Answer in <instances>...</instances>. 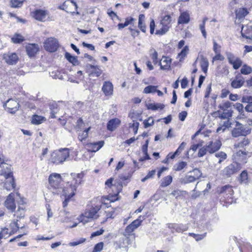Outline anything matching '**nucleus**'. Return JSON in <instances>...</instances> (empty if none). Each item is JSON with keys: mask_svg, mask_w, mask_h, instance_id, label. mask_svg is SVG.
<instances>
[{"mask_svg": "<svg viewBox=\"0 0 252 252\" xmlns=\"http://www.w3.org/2000/svg\"><path fill=\"white\" fill-rule=\"evenodd\" d=\"M248 173L246 170H244L240 175V181L241 183L247 184L248 183Z\"/></svg>", "mask_w": 252, "mask_h": 252, "instance_id": "48", "label": "nucleus"}, {"mask_svg": "<svg viewBox=\"0 0 252 252\" xmlns=\"http://www.w3.org/2000/svg\"><path fill=\"white\" fill-rule=\"evenodd\" d=\"M242 102L243 103H252V96L245 95L242 98Z\"/></svg>", "mask_w": 252, "mask_h": 252, "instance_id": "61", "label": "nucleus"}, {"mask_svg": "<svg viewBox=\"0 0 252 252\" xmlns=\"http://www.w3.org/2000/svg\"><path fill=\"white\" fill-rule=\"evenodd\" d=\"M186 145V143L185 142H183L179 146L178 148L175 152V154H177L179 155L182 151L184 149L185 146Z\"/></svg>", "mask_w": 252, "mask_h": 252, "instance_id": "64", "label": "nucleus"}, {"mask_svg": "<svg viewBox=\"0 0 252 252\" xmlns=\"http://www.w3.org/2000/svg\"><path fill=\"white\" fill-rule=\"evenodd\" d=\"M14 194L12 193H10L7 197L5 202V207L9 211L14 212L16 208V204L14 199Z\"/></svg>", "mask_w": 252, "mask_h": 252, "instance_id": "13", "label": "nucleus"}, {"mask_svg": "<svg viewBox=\"0 0 252 252\" xmlns=\"http://www.w3.org/2000/svg\"><path fill=\"white\" fill-rule=\"evenodd\" d=\"M206 233H204L203 234H195L193 233H189V236L192 237L194 239H195L196 241H200L202 239H203L206 236Z\"/></svg>", "mask_w": 252, "mask_h": 252, "instance_id": "38", "label": "nucleus"}, {"mask_svg": "<svg viewBox=\"0 0 252 252\" xmlns=\"http://www.w3.org/2000/svg\"><path fill=\"white\" fill-rule=\"evenodd\" d=\"M168 227L171 230L172 233L176 232L178 233H182L187 231L189 228L188 224H184L182 223H168Z\"/></svg>", "mask_w": 252, "mask_h": 252, "instance_id": "10", "label": "nucleus"}, {"mask_svg": "<svg viewBox=\"0 0 252 252\" xmlns=\"http://www.w3.org/2000/svg\"><path fill=\"white\" fill-rule=\"evenodd\" d=\"M251 133L250 129H246L242 124L237 122L236 127L232 131V135L234 137L240 136H246Z\"/></svg>", "mask_w": 252, "mask_h": 252, "instance_id": "8", "label": "nucleus"}, {"mask_svg": "<svg viewBox=\"0 0 252 252\" xmlns=\"http://www.w3.org/2000/svg\"><path fill=\"white\" fill-rule=\"evenodd\" d=\"M101 206V205L97 204L87 210L83 214L84 217L87 219H97L99 216L98 211H100Z\"/></svg>", "mask_w": 252, "mask_h": 252, "instance_id": "9", "label": "nucleus"}, {"mask_svg": "<svg viewBox=\"0 0 252 252\" xmlns=\"http://www.w3.org/2000/svg\"><path fill=\"white\" fill-rule=\"evenodd\" d=\"M149 144V141L147 140L146 141L145 144L142 146V151L144 155H146L147 156V158H150V157L148 154V146Z\"/></svg>", "mask_w": 252, "mask_h": 252, "instance_id": "63", "label": "nucleus"}, {"mask_svg": "<svg viewBox=\"0 0 252 252\" xmlns=\"http://www.w3.org/2000/svg\"><path fill=\"white\" fill-rule=\"evenodd\" d=\"M226 57L229 63L230 64L232 63L235 60L238 58L236 57L233 54H232L230 52H227L226 53Z\"/></svg>", "mask_w": 252, "mask_h": 252, "instance_id": "57", "label": "nucleus"}, {"mask_svg": "<svg viewBox=\"0 0 252 252\" xmlns=\"http://www.w3.org/2000/svg\"><path fill=\"white\" fill-rule=\"evenodd\" d=\"M104 141H100L97 142L90 143L88 145L90 150L93 152H95L98 151L104 145Z\"/></svg>", "mask_w": 252, "mask_h": 252, "instance_id": "25", "label": "nucleus"}, {"mask_svg": "<svg viewBox=\"0 0 252 252\" xmlns=\"http://www.w3.org/2000/svg\"><path fill=\"white\" fill-rule=\"evenodd\" d=\"M232 103L228 101H225L222 102L219 105V108L222 110V111H228L231 110V109H229V108L231 106Z\"/></svg>", "mask_w": 252, "mask_h": 252, "instance_id": "37", "label": "nucleus"}, {"mask_svg": "<svg viewBox=\"0 0 252 252\" xmlns=\"http://www.w3.org/2000/svg\"><path fill=\"white\" fill-rule=\"evenodd\" d=\"M206 145L207 148H208V152L210 154H213L220 149L221 146V142L219 140H216L214 142H209Z\"/></svg>", "mask_w": 252, "mask_h": 252, "instance_id": "15", "label": "nucleus"}, {"mask_svg": "<svg viewBox=\"0 0 252 252\" xmlns=\"http://www.w3.org/2000/svg\"><path fill=\"white\" fill-rule=\"evenodd\" d=\"M232 110H228L227 113H223V112H221L220 110L215 112V113H218L219 114V117L221 119H229L232 116Z\"/></svg>", "mask_w": 252, "mask_h": 252, "instance_id": "32", "label": "nucleus"}, {"mask_svg": "<svg viewBox=\"0 0 252 252\" xmlns=\"http://www.w3.org/2000/svg\"><path fill=\"white\" fill-rule=\"evenodd\" d=\"M77 5L76 3L72 0H67L64 3L59 6V8L65 11L67 13H76L79 15V13L77 11Z\"/></svg>", "mask_w": 252, "mask_h": 252, "instance_id": "5", "label": "nucleus"}, {"mask_svg": "<svg viewBox=\"0 0 252 252\" xmlns=\"http://www.w3.org/2000/svg\"><path fill=\"white\" fill-rule=\"evenodd\" d=\"M164 107V105L161 103H149L147 106L148 109L152 110H157L158 109H162Z\"/></svg>", "mask_w": 252, "mask_h": 252, "instance_id": "35", "label": "nucleus"}, {"mask_svg": "<svg viewBox=\"0 0 252 252\" xmlns=\"http://www.w3.org/2000/svg\"><path fill=\"white\" fill-rule=\"evenodd\" d=\"M62 181L61 176L57 173H53L49 177V183L50 186L54 189H59Z\"/></svg>", "mask_w": 252, "mask_h": 252, "instance_id": "11", "label": "nucleus"}, {"mask_svg": "<svg viewBox=\"0 0 252 252\" xmlns=\"http://www.w3.org/2000/svg\"><path fill=\"white\" fill-rule=\"evenodd\" d=\"M231 64L233 65L234 69H237L242 65V61L239 58H238Z\"/></svg>", "mask_w": 252, "mask_h": 252, "instance_id": "53", "label": "nucleus"}, {"mask_svg": "<svg viewBox=\"0 0 252 252\" xmlns=\"http://www.w3.org/2000/svg\"><path fill=\"white\" fill-rule=\"evenodd\" d=\"M69 156V150L68 148L61 149L54 152L51 157V160L56 164H59L64 161Z\"/></svg>", "mask_w": 252, "mask_h": 252, "instance_id": "2", "label": "nucleus"}, {"mask_svg": "<svg viewBox=\"0 0 252 252\" xmlns=\"http://www.w3.org/2000/svg\"><path fill=\"white\" fill-rule=\"evenodd\" d=\"M207 152H208V148H207V145H206L199 150L198 157L199 158L202 157L206 154Z\"/></svg>", "mask_w": 252, "mask_h": 252, "instance_id": "55", "label": "nucleus"}, {"mask_svg": "<svg viewBox=\"0 0 252 252\" xmlns=\"http://www.w3.org/2000/svg\"><path fill=\"white\" fill-rule=\"evenodd\" d=\"M65 58L73 65H77L78 64V61L76 57L72 56L69 53H66L65 54Z\"/></svg>", "mask_w": 252, "mask_h": 252, "instance_id": "36", "label": "nucleus"}, {"mask_svg": "<svg viewBox=\"0 0 252 252\" xmlns=\"http://www.w3.org/2000/svg\"><path fill=\"white\" fill-rule=\"evenodd\" d=\"M58 40L54 37L48 38L44 42V49L50 52H54L59 48Z\"/></svg>", "mask_w": 252, "mask_h": 252, "instance_id": "7", "label": "nucleus"}, {"mask_svg": "<svg viewBox=\"0 0 252 252\" xmlns=\"http://www.w3.org/2000/svg\"><path fill=\"white\" fill-rule=\"evenodd\" d=\"M244 82L245 81L243 78H241L240 76L237 75L236 79H234L231 82V85L232 88L238 89L243 86Z\"/></svg>", "mask_w": 252, "mask_h": 252, "instance_id": "24", "label": "nucleus"}, {"mask_svg": "<svg viewBox=\"0 0 252 252\" xmlns=\"http://www.w3.org/2000/svg\"><path fill=\"white\" fill-rule=\"evenodd\" d=\"M7 170V171H6V170H2L1 174L4 176L6 180V181L4 183V187L6 190H10L15 188L16 185L14 183L11 168Z\"/></svg>", "mask_w": 252, "mask_h": 252, "instance_id": "4", "label": "nucleus"}, {"mask_svg": "<svg viewBox=\"0 0 252 252\" xmlns=\"http://www.w3.org/2000/svg\"><path fill=\"white\" fill-rule=\"evenodd\" d=\"M154 121L152 117H149L147 120H145L143 122L145 128L152 126L154 124Z\"/></svg>", "mask_w": 252, "mask_h": 252, "instance_id": "51", "label": "nucleus"}, {"mask_svg": "<svg viewBox=\"0 0 252 252\" xmlns=\"http://www.w3.org/2000/svg\"><path fill=\"white\" fill-rule=\"evenodd\" d=\"M85 126V124L83 121V120L82 118H80L76 122V127L77 129V132L79 131V130H81L84 128Z\"/></svg>", "mask_w": 252, "mask_h": 252, "instance_id": "52", "label": "nucleus"}, {"mask_svg": "<svg viewBox=\"0 0 252 252\" xmlns=\"http://www.w3.org/2000/svg\"><path fill=\"white\" fill-rule=\"evenodd\" d=\"M91 129V127H89L85 129L81 133H78V138L80 140L82 141L86 139L88 136V132Z\"/></svg>", "mask_w": 252, "mask_h": 252, "instance_id": "40", "label": "nucleus"}, {"mask_svg": "<svg viewBox=\"0 0 252 252\" xmlns=\"http://www.w3.org/2000/svg\"><path fill=\"white\" fill-rule=\"evenodd\" d=\"M102 91L106 96H111L113 93V85L109 81H105L103 83Z\"/></svg>", "mask_w": 252, "mask_h": 252, "instance_id": "21", "label": "nucleus"}, {"mask_svg": "<svg viewBox=\"0 0 252 252\" xmlns=\"http://www.w3.org/2000/svg\"><path fill=\"white\" fill-rule=\"evenodd\" d=\"M156 170H153L149 172L147 175L141 180L142 182H145L146 180L150 178H152L156 174Z\"/></svg>", "mask_w": 252, "mask_h": 252, "instance_id": "54", "label": "nucleus"}, {"mask_svg": "<svg viewBox=\"0 0 252 252\" xmlns=\"http://www.w3.org/2000/svg\"><path fill=\"white\" fill-rule=\"evenodd\" d=\"M45 120L44 117L35 115L32 117V123L34 125H39Z\"/></svg>", "mask_w": 252, "mask_h": 252, "instance_id": "34", "label": "nucleus"}, {"mask_svg": "<svg viewBox=\"0 0 252 252\" xmlns=\"http://www.w3.org/2000/svg\"><path fill=\"white\" fill-rule=\"evenodd\" d=\"M139 123L137 122H133L132 124H129V127L132 128L134 133L135 134L137 133Z\"/></svg>", "mask_w": 252, "mask_h": 252, "instance_id": "58", "label": "nucleus"}, {"mask_svg": "<svg viewBox=\"0 0 252 252\" xmlns=\"http://www.w3.org/2000/svg\"><path fill=\"white\" fill-rule=\"evenodd\" d=\"M249 12L246 8H239L235 10L236 19L238 22L240 23L245 18Z\"/></svg>", "mask_w": 252, "mask_h": 252, "instance_id": "20", "label": "nucleus"}, {"mask_svg": "<svg viewBox=\"0 0 252 252\" xmlns=\"http://www.w3.org/2000/svg\"><path fill=\"white\" fill-rule=\"evenodd\" d=\"M11 40L14 43H20L24 40V38L21 35L17 34L14 35Z\"/></svg>", "mask_w": 252, "mask_h": 252, "instance_id": "47", "label": "nucleus"}, {"mask_svg": "<svg viewBox=\"0 0 252 252\" xmlns=\"http://www.w3.org/2000/svg\"><path fill=\"white\" fill-rule=\"evenodd\" d=\"M0 167L3 168L2 170H5L11 168V166L7 164L4 163L3 156L2 154H0Z\"/></svg>", "mask_w": 252, "mask_h": 252, "instance_id": "45", "label": "nucleus"}, {"mask_svg": "<svg viewBox=\"0 0 252 252\" xmlns=\"http://www.w3.org/2000/svg\"><path fill=\"white\" fill-rule=\"evenodd\" d=\"M85 241H86V239L82 238L80 240H79L78 241H77L76 242H70L68 244V245L71 247H74V246H76L79 244H82L84 242H85Z\"/></svg>", "mask_w": 252, "mask_h": 252, "instance_id": "59", "label": "nucleus"}, {"mask_svg": "<svg viewBox=\"0 0 252 252\" xmlns=\"http://www.w3.org/2000/svg\"><path fill=\"white\" fill-rule=\"evenodd\" d=\"M87 67L89 71L90 76L99 77L102 73V70L97 65L88 64Z\"/></svg>", "mask_w": 252, "mask_h": 252, "instance_id": "18", "label": "nucleus"}, {"mask_svg": "<svg viewBox=\"0 0 252 252\" xmlns=\"http://www.w3.org/2000/svg\"><path fill=\"white\" fill-rule=\"evenodd\" d=\"M103 247V243L99 242L94 246V250L92 252H99L102 250Z\"/></svg>", "mask_w": 252, "mask_h": 252, "instance_id": "56", "label": "nucleus"}, {"mask_svg": "<svg viewBox=\"0 0 252 252\" xmlns=\"http://www.w3.org/2000/svg\"><path fill=\"white\" fill-rule=\"evenodd\" d=\"M247 153L245 151L240 150L236 152L234 155L233 157L235 160L238 161L245 162L247 158Z\"/></svg>", "mask_w": 252, "mask_h": 252, "instance_id": "26", "label": "nucleus"}, {"mask_svg": "<svg viewBox=\"0 0 252 252\" xmlns=\"http://www.w3.org/2000/svg\"><path fill=\"white\" fill-rule=\"evenodd\" d=\"M240 71L241 74L248 75L252 72V68L247 64H244L242 66Z\"/></svg>", "mask_w": 252, "mask_h": 252, "instance_id": "42", "label": "nucleus"}, {"mask_svg": "<svg viewBox=\"0 0 252 252\" xmlns=\"http://www.w3.org/2000/svg\"><path fill=\"white\" fill-rule=\"evenodd\" d=\"M172 182V177L168 175L164 177L161 181L160 187L164 188L169 186Z\"/></svg>", "mask_w": 252, "mask_h": 252, "instance_id": "33", "label": "nucleus"}, {"mask_svg": "<svg viewBox=\"0 0 252 252\" xmlns=\"http://www.w3.org/2000/svg\"><path fill=\"white\" fill-rule=\"evenodd\" d=\"M140 221L134 220L130 224L127 225L125 229L124 235L126 237L127 236H131L134 237V234L132 233L137 228L139 225Z\"/></svg>", "mask_w": 252, "mask_h": 252, "instance_id": "14", "label": "nucleus"}, {"mask_svg": "<svg viewBox=\"0 0 252 252\" xmlns=\"http://www.w3.org/2000/svg\"><path fill=\"white\" fill-rule=\"evenodd\" d=\"M196 177H194L193 175H187L183 179L182 183L184 184H188L194 182L197 180Z\"/></svg>", "mask_w": 252, "mask_h": 252, "instance_id": "43", "label": "nucleus"}, {"mask_svg": "<svg viewBox=\"0 0 252 252\" xmlns=\"http://www.w3.org/2000/svg\"><path fill=\"white\" fill-rule=\"evenodd\" d=\"M18 220H17L16 221H14L13 223H11V226L12 228V231H16L18 229H19L20 228L22 229V228H23L24 227V226L20 227L18 223Z\"/></svg>", "mask_w": 252, "mask_h": 252, "instance_id": "60", "label": "nucleus"}, {"mask_svg": "<svg viewBox=\"0 0 252 252\" xmlns=\"http://www.w3.org/2000/svg\"><path fill=\"white\" fill-rule=\"evenodd\" d=\"M189 51V47L186 46L182 50L180 53L178 54V56L180 58V61L183 59L187 55Z\"/></svg>", "mask_w": 252, "mask_h": 252, "instance_id": "49", "label": "nucleus"}, {"mask_svg": "<svg viewBox=\"0 0 252 252\" xmlns=\"http://www.w3.org/2000/svg\"><path fill=\"white\" fill-rule=\"evenodd\" d=\"M47 12L42 10H37L33 13L34 18L37 20L42 21L46 18Z\"/></svg>", "mask_w": 252, "mask_h": 252, "instance_id": "29", "label": "nucleus"}, {"mask_svg": "<svg viewBox=\"0 0 252 252\" xmlns=\"http://www.w3.org/2000/svg\"><path fill=\"white\" fill-rule=\"evenodd\" d=\"M171 21L172 18L169 15L163 16L160 22L161 28L156 31V34L159 35L165 34L171 27Z\"/></svg>", "mask_w": 252, "mask_h": 252, "instance_id": "3", "label": "nucleus"}, {"mask_svg": "<svg viewBox=\"0 0 252 252\" xmlns=\"http://www.w3.org/2000/svg\"><path fill=\"white\" fill-rule=\"evenodd\" d=\"M157 87L155 86H148L144 88L143 93L145 94L155 93L157 91Z\"/></svg>", "mask_w": 252, "mask_h": 252, "instance_id": "46", "label": "nucleus"}, {"mask_svg": "<svg viewBox=\"0 0 252 252\" xmlns=\"http://www.w3.org/2000/svg\"><path fill=\"white\" fill-rule=\"evenodd\" d=\"M200 65L202 71L204 73H206L207 72L209 66V62L207 58L204 57L203 56H201L200 57Z\"/></svg>", "mask_w": 252, "mask_h": 252, "instance_id": "31", "label": "nucleus"}, {"mask_svg": "<svg viewBox=\"0 0 252 252\" xmlns=\"http://www.w3.org/2000/svg\"><path fill=\"white\" fill-rule=\"evenodd\" d=\"M250 141L248 138H244L242 141L239 142L237 144L234 145L236 148H242L248 145Z\"/></svg>", "mask_w": 252, "mask_h": 252, "instance_id": "41", "label": "nucleus"}, {"mask_svg": "<svg viewBox=\"0 0 252 252\" xmlns=\"http://www.w3.org/2000/svg\"><path fill=\"white\" fill-rule=\"evenodd\" d=\"M4 106L7 109L8 112L14 114L18 110L19 104L17 101L9 99L4 103Z\"/></svg>", "mask_w": 252, "mask_h": 252, "instance_id": "12", "label": "nucleus"}, {"mask_svg": "<svg viewBox=\"0 0 252 252\" xmlns=\"http://www.w3.org/2000/svg\"><path fill=\"white\" fill-rule=\"evenodd\" d=\"M187 165V163L185 161H181L177 164H176L175 166V169L176 171H180L184 169Z\"/></svg>", "mask_w": 252, "mask_h": 252, "instance_id": "50", "label": "nucleus"}, {"mask_svg": "<svg viewBox=\"0 0 252 252\" xmlns=\"http://www.w3.org/2000/svg\"><path fill=\"white\" fill-rule=\"evenodd\" d=\"M26 52L30 57H34L39 51V46L37 44H28L26 46Z\"/></svg>", "mask_w": 252, "mask_h": 252, "instance_id": "16", "label": "nucleus"}, {"mask_svg": "<svg viewBox=\"0 0 252 252\" xmlns=\"http://www.w3.org/2000/svg\"><path fill=\"white\" fill-rule=\"evenodd\" d=\"M49 106L51 111V115L50 118L53 119L57 118L58 116L62 117V115H60L59 114L60 108H59L58 104L56 102H53L52 103H50L49 104Z\"/></svg>", "mask_w": 252, "mask_h": 252, "instance_id": "19", "label": "nucleus"}, {"mask_svg": "<svg viewBox=\"0 0 252 252\" xmlns=\"http://www.w3.org/2000/svg\"><path fill=\"white\" fill-rule=\"evenodd\" d=\"M227 158V155L224 152H219L215 154V157L213 158L215 162V167H216L218 164H220L223 161Z\"/></svg>", "mask_w": 252, "mask_h": 252, "instance_id": "22", "label": "nucleus"}, {"mask_svg": "<svg viewBox=\"0 0 252 252\" xmlns=\"http://www.w3.org/2000/svg\"><path fill=\"white\" fill-rule=\"evenodd\" d=\"M3 59L7 63L10 65H13L17 63L18 57L15 53H9L3 55Z\"/></svg>", "mask_w": 252, "mask_h": 252, "instance_id": "17", "label": "nucleus"}, {"mask_svg": "<svg viewBox=\"0 0 252 252\" xmlns=\"http://www.w3.org/2000/svg\"><path fill=\"white\" fill-rule=\"evenodd\" d=\"M241 169L240 164L237 162H233L225 167L222 171L223 176L230 177L232 175L237 173Z\"/></svg>", "mask_w": 252, "mask_h": 252, "instance_id": "6", "label": "nucleus"}, {"mask_svg": "<svg viewBox=\"0 0 252 252\" xmlns=\"http://www.w3.org/2000/svg\"><path fill=\"white\" fill-rule=\"evenodd\" d=\"M121 121L118 119H114L110 120L107 123V128L109 130H114L120 125Z\"/></svg>", "mask_w": 252, "mask_h": 252, "instance_id": "28", "label": "nucleus"}, {"mask_svg": "<svg viewBox=\"0 0 252 252\" xmlns=\"http://www.w3.org/2000/svg\"><path fill=\"white\" fill-rule=\"evenodd\" d=\"M171 60L169 58L163 57L159 62L160 68L162 69H168L170 67Z\"/></svg>", "mask_w": 252, "mask_h": 252, "instance_id": "27", "label": "nucleus"}, {"mask_svg": "<svg viewBox=\"0 0 252 252\" xmlns=\"http://www.w3.org/2000/svg\"><path fill=\"white\" fill-rule=\"evenodd\" d=\"M82 174H74L72 181L68 182L66 187L63 189V195L64 197V200L63 202V207H65L67 205L71 198L75 195V191L82 182Z\"/></svg>", "mask_w": 252, "mask_h": 252, "instance_id": "1", "label": "nucleus"}, {"mask_svg": "<svg viewBox=\"0 0 252 252\" xmlns=\"http://www.w3.org/2000/svg\"><path fill=\"white\" fill-rule=\"evenodd\" d=\"M233 190L229 185H225L221 188L220 193L223 194V196L226 198H232L233 194Z\"/></svg>", "mask_w": 252, "mask_h": 252, "instance_id": "23", "label": "nucleus"}, {"mask_svg": "<svg viewBox=\"0 0 252 252\" xmlns=\"http://www.w3.org/2000/svg\"><path fill=\"white\" fill-rule=\"evenodd\" d=\"M25 208H23L22 207L19 206L18 210L16 212L15 214V216H16L17 218H19L20 219L23 218L25 216Z\"/></svg>", "mask_w": 252, "mask_h": 252, "instance_id": "39", "label": "nucleus"}, {"mask_svg": "<svg viewBox=\"0 0 252 252\" xmlns=\"http://www.w3.org/2000/svg\"><path fill=\"white\" fill-rule=\"evenodd\" d=\"M51 76L54 79H63V76L61 73L58 71H53L51 74Z\"/></svg>", "mask_w": 252, "mask_h": 252, "instance_id": "62", "label": "nucleus"}, {"mask_svg": "<svg viewBox=\"0 0 252 252\" xmlns=\"http://www.w3.org/2000/svg\"><path fill=\"white\" fill-rule=\"evenodd\" d=\"M190 20L189 15L188 13L186 12H183L180 15L178 23V24H185L189 22Z\"/></svg>", "mask_w": 252, "mask_h": 252, "instance_id": "30", "label": "nucleus"}, {"mask_svg": "<svg viewBox=\"0 0 252 252\" xmlns=\"http://www.w3.org/2000/svg\"><path fill=\"white\" fill-rule=\"evenodd\" d=\"M23 3L22 0H11L10 5L13 8L20 7Z\"/></svg>", "mask_w": 252, "mask_h": 252, "instance_id": "44", "label": "nucleus"}]
</instances>
